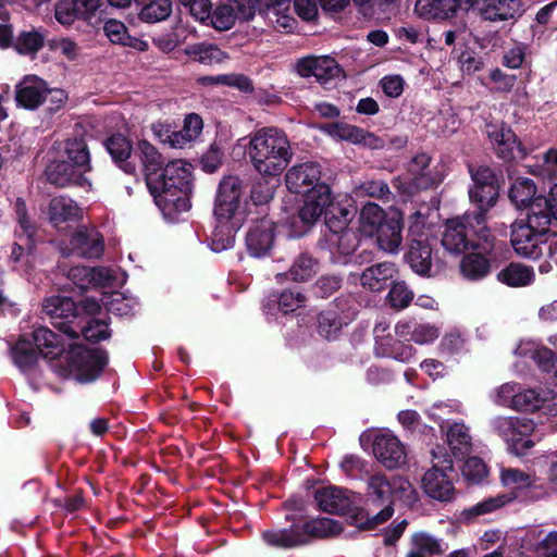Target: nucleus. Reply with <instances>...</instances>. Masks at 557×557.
<instances>
[{
    "label": "nucleus",
    "instance_id": "1",
    "mask_svg": "<svg viewBox=\"0 0 557 557\" xmlns=\"http://www.w3.org/2000/svg\"><path fill=\"white\" fill-rule=\"evenodd\" d=\"M149 191L164 215L185 212L190 208L193 188V165L177 159L168 162Z\"/></svg>",
    "mask_w": 557,
    "mask_h": 557
},
{
    "label": "nucleus",
    "instance_id": "2",
    "mask_svg": "<svg viewBox=\"0 0 557 557\" xmlns=\"http://www.w3.org/2000/svg\"><path fill=\"white\" fill-rule=\"evenodd\" d=\"M247 153L255 170L270 178L278 177L293 159L286 134L276 127H263L253 132L249 137Z\"/></svg>",
    "mask_w": 557,
    "mask_h": 557
},
{
    "label": "nucleus",
    "instance_id": "3",
    "mask_svg": "<svg viewBox=\"0 0 557 557\" xmlns=\"http://www.w3.org/2000/svg\"><path fill=\"white\" fill-rule=\"evenodd\" d=\"M413 494L414 491L411 483L403 476H387L382 473L373 474L368 480L367 497L370 503L383 506V508L371 518L366 517L361 511L354 518V522L361 530H372L393 516L392 504L394 502L409 503L414 499Z\"/></svg>",
    "mask_w": 557,
    "mask_h": 557
},
{
    "label": "nucleus",
    "instance_id": "4",
    "mask_svg": "<svg viewBox=\"0 0 557 557\" xmlns=\"http://www.w3.org/2000/svg\"><path fill=\"white\" fill-rule=\"evenodd\" d=\"M509 199L517 209H528L529 221L544 226L548 218L556 215V198L553 187L547 196L537 195L535 183L528 177H516L509 187Z\"/></svg>",
    "mask_w": 557,
    "mask_h": 557
},
{
    "label": "nucleus",
    "instance_id": "5",
    "mask_svg": "<svg viewBox=\"0 0 557 557\" xmlns=\"http://www.w3.org/2000/svg\"><path fill=\"white\" fill-rule=\"evenodd\" d=\"M556 394L548 388H524L520 383L507 382L492 393L493 403L497 406L520 412L552 410Z\"/></svg>",
    "mask_w": 557,
    "mask_h": 557
},
{
    "label": "nucleus",
    "instance_id": "6",
    "mask_svg": "<svg viewBox=\"0 0 557 557\" xmlns=\"http://www.w3.org/2000/svg\"><path fill=\"white\" fill-rule=\"evenodd\" d=\"M336 209L329 185H318L315 189L304 195V202L299 209V218L305 224H313L324 215L329 227L337 233L346 227L349 211L347 209H341L342 220H338L337 225H334L332 218H335Z\"/></svg>",
    "mask_w": 557,
    "mask_h": 557
},
{
    "label": "nucleus",
    "instance_id": "7",
    "mask_svg": "<svg viewBox=\"0 0 557 557\" xmlns=\"http://www.w3.org/2000/svg\"><path fill=\"white\" fill-rule=\"evenodd\" d=\"M554 218H548L544 226L533 225L529 218L527 222L519 221L512 224L511 230V245L515 251L527 258H539L546 250L547 257L553 258L555 253L556 242L552 238L542 239L548 232L549 225Z\"/></svg>",
    "mask_w": 557,
    "mask_h": 557
},
{
    "label": "nucleus",
    "instance_id": "8",
    "mask_svg": "<svg viewBox=\"0 0 557 557\" xmlns=\"http://www.w3.org/2000/svg\"><path fill=\"white\" fill-rule=\"evenodd\" d=\"M66 373L64 375L79 383L95 381L108 363L106 351L99 348H86L82 345H71L66 357Z\"/></svg>",
    "mask_w": 557,
    "mask_h": 557
},
{
    "label": "nucleus",
    "instance_id": "9",
    "mask_svg": "<svg viewBox=\"0 0 557 557\" xmlns=\"http://www.w3.org/2000/svg\"><path fill=\"white\" fill-rule=\"evenodd\" d=\"M491 426L516 455H524L534 446L529 438L535 429L533 420L520 417H495Z\"/></svg>",
    "mask_w": 557,
    "mask_h": 557
},
{
    "label": "nucleus",
    "instance_id": "10",
    "mask_svg": "<svg viewBox=\"0 0 557 557\" xmlns=\"http://www.w3.org/2000/svg\"><path fill=\"white\" fill-rule=\"evenodd\" d=\"M433 467L422 479L423 490L433 499L448 502L455 493L451 481L453 461L448 456L440 457L436 453H433Z\"/></svg>",
    "mask_w": 557,
    "mask_h": 557
},
{
    "label": "nucleus",
    "instance_id": "11",
    "mask_svg": "<svg viewBox=\"0 0 557 557\" xmlns=\"http://www.w3.org/2000/svg\"><path fill=\"white\" fill-rule=\"evenodd\" d=\"M474 222L473 215L470 214L448 220L442 236L443 247L451 253H460L470 245L480 248L481 243H474L470 238V232H473L482 239V233H478L480 227L476 223L474 225Z\"/></svg>",
    "mask_w": 557,
    "mask_h": 557
},
{
    "label": "nucleus",
    "instance_id": "12",
    "mask_svg": "<svg viewBox=\"0 0 557 557\" xmlns=\"http://www.w3.org/2000/svg\"><path fill=\"white\" fill-rule=\"evenodd\" d=\"M242 194L243 185L237 176L230 175L220 182L214 202V215L218 222H235Z\"/></svg>",
    "mask_w": 557,
    "mask_h": 557
},
{
    "label": "nucleus",
    "instance_id": "13",
    "mask_svg": "<svg viewBox=\"0 0 557 557\" xmlns=\"http://www.w3.org/2000/svg\"><path fill=\"white\" fill-rule=\"evenodd\" d=\"M373 334L376 356L391 358L399 362H410L414 357L416 348L409 343L398 339L395 333L393 335L389 332V324L387 322H376Z\"/></svg>",
    "mask_w": 557,
    "mask_h": 557
},
{
    "label": "nucleus",
    "instance_id": "14",
    "mask_svg": "<svg viewBox=\"0 0 557 557\" xmlns=\"http://www.w3.org/2000/svg\"><path fill=\"white\" fill-rule=\"evenodd\" d=\"M499 479L505 487L517 492H525L528 497L532 499L543 498L553 490L535 475L517 468L502 467Z\"/></svg>",
    "mask_w": 557,
    "mask_h": 557
},
{
    "label": "nucleus",
    "instance_id": "15",
    "mask_svg": "<svg viewBox=\"0 0 557 557\" xmlns=\"http://www.w3.org/2000/svg\"><path fill=\"white\" fill-rule=\"evenodd\" d=\"M430 157L425 153L417 154L409 164L408 174L397 178L394 186L404 195H411L417 189H426L436 184V180L429 170Z\"/></svg>",
    "mask_w": 557,
    "mask_h": 557
},
{
    "label": "nucleus",
    "instance_id": "16",
    "mask_svg": "<svg viewBox=\"0 0 557 557\" xmlns=\"http://www.w3.org/2000/svg\"><path fill=\"white\" fill-rule=\"evenodd\" d=\"M255 15L250 0H228L209 14L210 24L218 30L230 29L236 20L248 21Z\"/></svg>",
    "mask_w": 557,
    "mask_h": 557
},
{
    "label": "nucleus",
    "instance_id": "17",
    "mask_svg": "<svg viewBox=\"0 0 557 557\" xmlns=\"http://www.w3.org/2000/svg\"><path fill=\"white\" fill-rule=\"evenodd\" d=\"M486 134L498 157L505 160H510L524 156V151L521 148L516 134L504 123L487 124Z\"/></svg>",
    "mask_w": 557,
    "mask_h": 557
},
{
    "label": "nucleus",
    "instance_id": "18",
    "mask_svg": "<svg viewBox=\"0 0 557 557\" xmlns=\"http://www.w3.org/2000/svg\"><path fill=\"white\" fill-rule=\"evenodd\" d=\"M90 170L77 169L74 163L66 160L51 162L46 169L48 181L59 187L75 185L79 187H90L91 183L86 176Z\"/></svg>",
    "mask_w": 557,
    "mask_h": 557
},
{
    "label": "nucleus",
    "instance_id": "19",
    "mask_svg": "<svg viewBox=\"0 0 557 557\" xmlns=\"http://www.w3.org/2000/svg\"><path fill=\"white\" fill-rule=\"evenodd\" d=\"M287 188L295 194L306 195L315 189L321 182V170L317 163L306 162L293 166L285 175Z\"/></svg>",
    "mask_w": 557,
    "mask_h": 557
},
{
    "label": "nucleus",
    "instance_id": "20",
    "mask_svg": "<svg viewBox=\"0 0 557 557\" xmlns=\"http://www.w3.org/2000/svg\"><path fill=\"white\" fill-rule=\"evenodd\" d=\"M373 454L388 469L398 468L406 462L404 445L389 432H381L375 436Z\"/></svg>",
    "mask_w": 557,
    "mask_h": 557
},
{
    "label": "nucleus",
    "instance_id": "21",
    "mask_svg": "<svg viewBox=\"0 0 557 557\" xmlns=\"http://www.w3.org/2000/svg\"><path fill=\"white\" fill-rule=\"evenodd\" d=\"M76 306L70 297L50 296L42 302V311L51 319H65L66 321L55 324V326L70 338L78 336L77 330L73 326L70 318H75Z\"/></svg>",
    "mask_w": 557,
    "mask_h": 557
},
{
    "label": "nucleus",
    "instance_id": "22",
    "mask_svg": "<svg viewBox=\"0 0 557 557\" xmlns=\"http://www.w3.org/2000/svg\"><path fill=\"white\" fill-rule=\"evenodd\" d=\"M71 252L79 257L96 259L104 250V240L102 235L92 226H79L72 235Z\"/></svg>",
    "mask_w": 557,
    "mask_h": 557
},
{
    "label": "nucleus",
    "instance_id": "23",
    "mask_svg": "<svg viewBox=\"0 0 557 557\" xmlns=\"http://www.w3.org/2000/svg\"><path fill=\"white\" fill-rule=\"evenodd\" d=\"M296 71L302 77L314 76L318 82L325 84L341 74L336 61L330 57H306L297 61Z\"/></svg>",
    "mask_w": 557,
    "mask_h": 557
},
{
    "label": "nucleus",
    "instance_id": "24",
    "mask_svg": "<svg viewBox=\"0 0 557 557\" xmlns=\"http://www.w3.org/2000/svg\"><path fill=\"white\" fill-rule=\"evenodd\" d=\"M478 233L481 234L479 231ZM482 239L483 243H481L479 248L481 251L466 255L460 263L462 275L469 280L482 278L487 275L491 269L490 261L483 255L493 248L492 238L486 228L485 232L482 231Z\"/></svg>",
    "mask_w": 557,
    "mask_h": 557
},
{
    "label": "nucleus",
    "instance_id": "25",
    "mask_svg": "<svg viewBox=\"0 0 557 557\" xmlns=\"http://www.w3.org/2000/svg\"><path fill=\"white\" fill-rule=\"evenodd\" d=\"M321 129L338 140L363 145L370 148H379L381 146V140L376 136L351 124L343 122L330 123L322 126Z\"/></svg>",
    "mask_w": 557,
    "mask_h": 557
},
{
    "label": "nucleus",
    "instance_id": "26",
    "mask_svg": "<svg viewBox=\"0 0 557 557\" xmlns=\"http://www.w3.org/2000/svg\"><path fill=\"white\" fill-rule=\"evenodd\" d=\"M274 243V225L268 219L253 223L246 236V246L252 257L265 256Z\"/></svg>",
    "mask_w": 557,
    "mask_h": 557
},
{
    "label": "nucleus",
    "instance_id": "27",
    "mask_svg": "<svg viewBox=\"0 0 557 557\" xmlns=\"http://www.w3.org/2000/svg\"><path fill=\"white\" fill-rule=\"evenodd\" d=\"M47 84L36 75L25 76L15 88V99L18 106L34 110L44 101Z\"/></svg>",
    "mask_w": 557,
    "mask_h": 557
},
{
    "label": "nucleus",
    "instance_id": "28",
    "mask_svg": "<svg viewBox=\"0 0 557 557\" xmlns=\"http://www.w3.org/2000/svg\"><path fill=\"white\" fill-rule=\"evenodd\" d=\"M135 156L139 159L148 188L156 186L154 180L164 169V160L158 149L148 140L137 143Z\"/></svg>",
    "mask_w": 557,
    "mask_h": 557
},
{
    "label": "nucleus",
    "instance_id": "29",
    "mask_svg": "<svg viewBox=\"0 0 557 557\" xmlns=\"http://www.w3.org/2000/svg\"><path fill=\"white\" fill-rule=\"evenodd\" d=\"M314 499L321 510L330 513H344L352 504L351 494L337 486L318 488Z\"/></svg>",
    "mask_w": 557,
    "mask_h": 557
},
{
    "label": "nucleus",
    "instance_id": "30",
    "mask_svg": "<svg viewBox=\"0 0 557 557\" xmlns=\"http://www.w3.org/2000/svg\"><path fill=\"white\" fill-rule=\"evenodd\" d=\"M396 275L397 268L394 263L381 262L367 268L360 276V283L364 289L380 293L393 282Z\"/></svg>",
    "mask_w": 557,
    "mask_h": 557
},
{
    "label": "nucleus",
    "instance_id": "31",
    "mask_svg": "<svg viewBox=\"0 0 557 557\" xmlns=\"http://www.w3.org/2000/svg\"><path fill=\"white\" fill-rule=\"evenodd\" d=\"M395 334L398 337L410 336L418 345H428L435 342L440 336V329L431 323H418L410 319H403L395 325Z\"/></svg>",
    "mask_w": 557,
    "mask_h": 557
},
{
    "label": "nucleus",
    "instance_id": "32",
    "mask_svg": "<svg viewBox=\"0 0 557 557\" xmlns=\"http://www.w3.org/2000/svg\"><path fill=\"white\" fill-rule=\"evenodd\" d=\"M263 541L273 547L295 548L307 544V535L302 523L293 524L285 529L268 530L262 533Z\"/></svg>",
    "mask_w": 557,
    "mask_h": 557
},
{
    "label": "nucleus",
    "instance_id": "33",
    "mask_svg": "<svg viewBox=\"0 0 557 557\" xmlns=\"http://www.w3.org/2000/svg\"><path fill=\"white\" fill-rule=\"evenodd\" d=\"M403 218L399 212H394L385 220L384 224L376 232V240L384 251L397 252L401 242Z\"/></svg>",
    "mask_w": 557,
    "mask_h": 557
},
{
    "label": "nucleus",
    "instance_id": "34",
    "mask_svg": "<svg viewBox=\"0 0 557 557\" xmlns=\"http://www.w3.org/2000/svg\"><path fill=\"white\" fill-rule=\"evenodd\" d=\"M461 8V0H418L414 11L425 20H446Z\"/></svg>",
    "mask_w": 557,
    "mask_h": 557
},
{
    "label": "nucleus",
    "instance_id": "35",
    "mask_svg": "<svg viewBox=\"0 0 557 557\" xmlns=\"http://www.w3.org/2000/svg\"><path fill=\"white\" fill-rule=\"evenodd\" d=\"M470 200L478 205L479 212L473 214V219L478 224L479 232H485V212L491 209L497 201L498 198V185L486 184L481 187H470L469 189Z\"/></svg>",
    "mask_w": 557,
    "mask_h": 557
},
{
    "label": "nucleus",
    "instance_id": "36",
    "mask_svg": "<svg viewBox=\"0 0 557 557\" xmlns=\"http://www.w3.org/2000/svg\"><path fill=\"white\" fill-rule=\"evenodd\" d=\"M446 442L456 458H465L472 453L473 441L470 429L462 422H454L448 425Z\"/></svg>",
    "mask_w": 557,
    "mask_h": 557
},
{
    "label": "nucleus",
    "instance_id": "37",
    "mask_svg": "<svg viewBox=\"0 0 557 557\" xmlns=\"http://www.w3.org/2000/svg\"><path fill=\"white\" fill-rule=\"evenodd\" d=\"M49 220L54 226L65 222L78 221L83 216V210L78 205L66 197H54L48 209Z\"/></svg>",
    "mask_w": 557,
    "mask_h": 557
},
{
    "label": "nucleus",
    "instance_id": "38",
    "mask_svg": "<svg viewBox=\"0 0 557 557\" xmlns=\"http://www.w3.org/2000/svg\"><path fill=\"white\" fill-rule=\"evenodd\" d=\"M521 12L519 0H491L480 9L482 17L492 22L515 18Z\"/></svg>",
    "mask_w": 557,
    "mask_h": 557
},
{
    "label": "nucleus",
    "instance_id": "39",
    "mask_svg": "<svg viewBox=\"0 0 557 557\" xmlns=\"http://www.w3.org/2000/svg\"><path fill=\"white\" fill-rule=\"evenodd\" d=\"M515 354L520 357L531 358L543 372H549L555 366L553 350L534 341H521Z\"/></svg>",
    "mask_w": 557,
    "mask_h": 557
},
{
    "label": "nucleus",
    "instance_id": "40",
    "mask_svg": "<svg viewBox=\"0 0 557 557\" xmlns=\"http://www.w3.org/2000/svg\"><path fill=\"white\" fill-rule=\"evenodd\" d=\"M406 260L418 274L424 275L431 269V247L426 239L412 238Z\"/></svg>",
    "mask_w": 557,
    "mask_h": 557
},
{
    "label": "nucleus",
    "instance_id": "41",
    "mask_svg": "<svg viewBox=\"0 0 557 557\" xmlns=\"http://www.w3.org/2000/svg\"><path fill=\"white\" fill-rule=\"evenodd\" d=\"M33 339L37 349L46 358H55L64 350V343L51 330L39 326L33 332Z\"/></svg>",
    "mask_w": 557,
    "mask_h": 557
},
{
    "label": "nucleus",
    "instance_id": "42",
    "mask_svg": "<svg viewBox=\"0 0 557 557\" xmlns=\"http://www.w3.org/2000/svg\"><path fill=\"white\" fill-rule=\"evenodd\" d=\"M534 276L533 269L522 263H510L497 274L502 283L511 287L527 286L533 282Z\"/></svg>",
    "mask_w": 557,
    "mask_h": 557
},
{
    "label": "nucleus",
    "instance_id": "43",
    "mask_svg": "<svg viewBox=\"0 0 557 557\" xmlns=\"http://www.w3.org/2000/svg\"><path fill=\"white\" fill-rule=\"evenodd\" d=\"M319 269L317 260L307 253L299 255L293 262L287 273L277 274L276 278L287 276L292 281L304 282L312 278Z\"/></svg>",
    "mask_w": 557,
    "mask_h": 557
},
{
    "label": "nucleus",
    "instance_id": "44",
    "mask_svg": "<svg viewBox=\"0 0 557 557\" xmlns=\"http://www.w3.org/2000/svg\"><path fill=\"white\" fill-rule=\"evenodd\" d=\"M108 152L126 173H133L135 165L127 161L132 153V146L128 139L122 135H114L106 141Z\"/></svg>",
    "mask_w": 557,
    "mask_h": 557
},
{
    "label": "nucleus",
    "instance_id": "45",
    "mask_svg": "<svg viewBox=\"0 0 557 557\" xmlns=\"http://www.w3.org/2000/svg\"><path fill=\"white\" fill-rule=\"evenodd\" d=\"M302 528L307 535V544L313 539L333 536L342 531L341 524L330 518L312 519L304 522Z\"/></svg>",
    "mask_w": 557,
    "mask_h": 557
},
{
    "label": "nucleus",
    "instance_id": "46",
    "mask_svg": "<svg viewBox=\"0 0 557 557\" xmlns=\"http://www.w3.org/2000/svg\"><path fill=\"white\" fill-rule=\"evenodd\" d=\"M185 53L191 60L203 64L220 63L226 59V54L216 46L202 42L187 46Z\"/></svg>",
    "mask_w": 557,
    "mask_h": 557
},
{
    "label": "nucleus",
    "instance_id": "47",
    "mask_svg": "<svg viewBox=\"0 0 557 557\" xmlns=\"http://www.w3.org/2000/svg\"><path fill=\"white\" fill-rule=\"evenodd\" d=\"M388 216L380 206L369 202L362 207L360 212L361 230L370 236L376 234Z\"/></svg>",
    "mask_w": 557,
    "mask_h": 557
},
{
    "label": "nucleus",
    "instance_id": "48",
    "mask_svg": "<svg viewBox=\"0 0 557 557\" xmlns=\"http://www.w3.org/2000/svg\"><path fill=\"white\" fill-rule=\"evenodd\" d=\"M66 161L74 163L77 169L91 170L90 154L87 144L82 138H74L65 145Z\"/></svg>",
    "mask_w": 557,
    "mask_h": 557
},
{
    "label": "nucleus",
    "instance_id": "49",
    "mask_svg": "<svg viewBox=\"0 0 557 557\" xmlns=\"http://www.w3.org/2000/svg\"><path fill=\"white\" fill-rule=\"evenodd\" d=\"M237 228V222H218L212 234L211 249L213 251L220 252L231 248L234 244V234Z\"/></svg>",
    "mask_w": 557,
    "mask_h": 557
},
{
    "label": "nucleus",
    "instance_id": "50",
    "mask_svg": "<svg viewBox=\"0 0 557 557\" xmlns=\"http://www.w3.org/2000/svg\"><path fill=\"white\" fill-rule=\"evenodd\" d=\"M289 9V0L288 5L286 8H281V5L275 4L264 10L265 17L274 28L278 30L289 32L295 26V18L288 13Z\"/></svg>",
    "mask_w": 557,
    "mask_h": 557
},
{
    "label": "nucleus",
    "instance_id": "51",
    "mask_svg": "<svg viewBox=\"0 0 557 557\" xmlns=\"http://www.w3.org/2000/svg\"><path fill=\"white\" fill-rule=\"evenodd\" d=\"M172 12V2L170 0H154L145 5L139 17L147 23H157L170 16Z\"/></svg>",
    "mask_w": 557,
    "mask_h": 557
},
{
    "label": "nucleus",
    "instance_id": "52",
    "mask_svg": "<svg viewBox=\"0 0 557 557\" xmlns=\"http://www.w3.org/2000/svg\"><path fill=\"white\" fill-rule=\"evenodd\" d=\"M12 358L14 363L22 370L33 369L37 361V355L30 344L25 339H20L12 348Z\"/></svg>",
    "mask_w": 557,
    "mask_h": 557
},
{
    "label": "nucleus",
    "instance_id": "53",
    "mask_svg": "<svg viewBox=\"0 0 557 557\" xmlns=\"http://www.w3.org/2000/svg\"><path fill=\"white\" fill-rule=\"evenodd\" d=\"M45 36L39 30L23 32L14 41L15 50L21 54H35L44 45Z\"/></svg>",
    "mask_w": 557,
    "mask_h": 557
},
{
    "label": "nucleus",
    "instance_id": "54",
    "mask_svg": "<svg viewBox=\"0 0 557 557\" xmlns=\"http://www.w3.org/2000/svg\"><path fill=\"white\" fill-rule=\"evenodd\" d=\"M199 82L202 85H225V86H235L243 90H248L251 88L250 81L240 74H221V75H211V76H202L199 78Z\"/></svg>",
    "mask_w": 557,
    "mask_h": 557
},
{
    "label": "nucleus",
    "instance_id": "55",
    "mask_svg": "<svg viewBox=\"0 0 557 557\" xmlns=\"http://www.w3.org/2000/svg\"><path fill=\"white\" fill-rule=\"evenodd\" d=\"M412 299L413 293L408 288L405 282L394 283L387 295L388 304L397 310L407 308Z\"/></svg>",
    "mask_w": 557,
    "mask_h": 557
},
{
    "label": "nucleus",
    "instance_id": "56",
    "mask_svg": "<svg viewBox=\"0 0 557 557\" xmlns=\"http://www.w3.org/2000/svg\"><path fill=\"white\" fill-rule=\"evenodd\" d=\"M412 547L426 556L443 552L441 542L425 532H418L412 536Z\"/></svg>",
    "mask_w": 557,
    "mask_h": 557
},
{
    "label": "nucleus",
    "instance_id": "57",
    "mask_svg": "<svg viewBox=\"0 0 557 557\" xmlns=\"http://www.w3.org/2000/svg\"><path fill=\"white\" fill-rule=\"evenodd\" d=\"M342 329V322L338 320L336 312H322L319 317V333L326 339H333Z\"/></svg>",
    "mask_w": 557,
    "mask_h": 557
},
{
    "label": "nucleus",
    "instance_id": "58",
    "mask_svg": "<svg viewBox=\"0 0 557 557\" xmlns=\"http://www.w3.org/2000/svg\"><path fill=\"white\" fill-rule=\"evenodd\" d=\"M277 180L271 178L257 182L251 189V199L256 205L268 203L274 195Z\"/></svg>",
    "mask_w": 557,
    "mask_h": 557
},
{
    "label": "nucleus",
    "instance_id": "59",
    "mask_svg": "<svg viewBox=\"0 0 557 557\" xmlns=\"http://www.w3.org/2000/svg\"><path fill=\"white\" fill-rule=\"evenodd\" d=\"M462 474L468 481L476 483L487 475V468L482 459L470 457L462 466Z\"/></svg>",
    "mask_w": 557,
    "mask_h": 557
},
{
    "label": "nucleus",
    "instance_id": "60",
    "mask_svg": "<svg viewBox=\"0 0 557 557\" xmlns=\"http://www.w3.org/2000/svg\"><path fill=\"white\" fill-rule=\"evenodd\" d=\"M512 498L508 497L506 495H500L496 497H491L488 499H485L481 503H478L476 505L470 507L465 511L467 516H480L488 513L497 508L503 507L507 503H509Z\"/></svg>",
    "mask_w": 557,
    "mask_h": 557
},
{
    "label": "nucleus",
    "instance_id": "61",
    "mask_svg": "<svg viewBox=\"0 0 557 557\" xmlns=\"http://www.w3.org/2000/svg\"><path fill=\"white\" fill-rule=\"evenodd\" d=\"M103 32L112 44L121 46H123L129 35L124 23L114 18L108 20L104 23Z\"/></svg>",
    "mask_w": 557,
    "mask_h": 557
},
{
    "label": "nucleus",
    "instance_id": "62",
    "mask_svg": "<svg viewBox=\"0 0 557 557\" xmlns=\"http://www.w3.org/2000/svg\"><path fill=\"white\" fill-rule=\"evenodd\" d=\"M305 296L297 290H285L278 297V309L287 314L294 312L305 304Z\"/></svg>",
    "mask_w": 557,
    "mask_h": 557
},
{
    "label": "nucleus",
    "instance_id": "63",
    "mask_svg": "<svg viewBox=\"0 0 557 557\" xmlns=\"http://www.w3.org/2000/svg\"><path fill=\"white\" fill-rule=\"evenodd\" d=\"M108 311L117 315H131L135 311L136 302L122 294H114L107 302Z\"/></svg>",
    "mask_w": 557,
    "mask_h": 557
},
{
    "label": "nucleus",
    "instance_id": "64",
    "mask_svg": "<svg viewBox=\"0 0 557 557\" xmlns=\"http://www.w3.org/2000/svg\"><path fill=\"white\" fill-rule=\"evenodd\" d=\"M84 337L88 341L99 342L110 336L108 323L103 320L94 319L82 329Z\"/></svg>",
    "mask_w": 557,
    "mask_h": 557
}]
</instances>
